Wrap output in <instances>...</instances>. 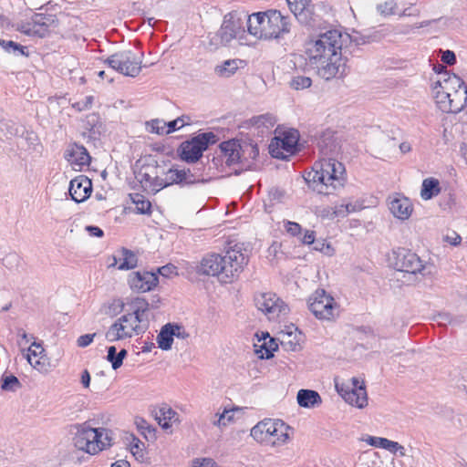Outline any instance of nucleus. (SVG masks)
<instances>
[{"label":"nucleus","mask_w":467,"mask_h":467,"mask_svg":"<svg viewBox=\"0 0 467 467\" xmlns=\"http://www.w3.org/2000/svg\"><path fill=\"white\" fill-rule=\"evenodd\" d=\"M280 337L281 344L285 350L297 351L301 348V342L303 338L302 333L282 335Z\"/></svg>","instance_id":"obj_35"},{"label":"nucleus","mask_w":467,"mask_h":467,"mask_svg":"<svg viewBox=\"0 0 467 467\" xmlns=\"http://www.w3.org/2000/svg\"><path fill=\"white\" fill-rule=\"evenodd\" d=\"M348 214L358 212L364 208L363 202L359 200H343Z\"/></svg>","instance_id":"obj_48"},{"label":"nucleus","mask_w":467,"mask_h":467,"mask_svg":"<svg viewBox=\"0 0 467 467\" xmlns=\"http://www.w3.org/2000/svg\"><path fill=\"white\" fill-rule=\"evenodd\" d=\"M364 441L370 446L375 448H382L389 451L391 450L393 441L387 438L368 436Z\"/></svg>","instance_id":"obj_42"},{"label":"nucleus","mask_w":467,"mask_h":467,"mask_svg":"<svg viewBox=\"0 0 467 467\" xmlns=\"http://www.w3.org/2000/svg\"><path fill=\"white\" fill-rule=\"evenodd\" d=\"M112 260L113 262L109 266L118 265L119 270L133 269L138 265L137 255L132 251L126 248L119 250L117 254L112 256Z\"/></svg>","instance_id":"obj_25"},{"label":"nucleus","mask_w":467,"mask_h":467,"mask_svg":"<svg viewBox=\"0 0 467 467\" xmlns=\"http://www.w3.org/2000/svg\"><path fill=\"white\" fill-rule=\"evenodd\" d=\"M105 63L124 76L135 78L141 71L142 59L131 50H122L108 57Z\"/></svg>","instance_id":"obj_10"},{"label":"nucleus","mask_w":467,"mask_h":467,"mask_svg":"<svg viewBox=\"0 0 467 467\" xmlns=\"http://www.w3.org/2000/svg\"><path fill=\"white\" fill-rule=\"evenodd\" d=\"M264 340V343L261 345L262 349L258 353H260V358L268 359L273 357V351L275 350L277 345L275 344L268 333L265 336Z\"/></svg>","instance_id":"obj_38"},{"label":"nucleus","mask_w":467,"mask_h":467,"mask_svg":"<svg viewBox=\"0 0 467 467\" xmlns=\"http://www.w3.org/2000/svg\"><path fill=\"white\" fill-rule=\"evenodd\" d=\"M242 63L240 59H228L223 61L221 65H218L214 68L216 75L222 78H230L239 68V65Z\"/></svg>","instance_id":"obj_32"},{"label":"nucleus","mask_w":467,"mask_h":467,"mask_svg":"<svg viewBox=\"0 0 467 467\" xmlns=\"http://www.w3.org/2000/svg\"><path fill=\"white\" fill-rule=\"evenodd\" d=\"M3 265L8 269H16L18 267L21 258L16 253H10L3 258Z\"/></svg>","instance_id":"obj_47"},{"label":"nucleus","mask_w":467,"mask_h":467,"mask_svg":"<svg viewBox=\"0 0 467 467\" xmlns=\"http://www.w3.org/2000/svg\"><path fill=\"white\" fill-rule=\"evenodd\" d=\"M445 240L453 245H457L461 243L462 237L456 233H453L452 236L446 235Z\"/></svg>","instance_id":"obj_64"},{"label":"nucleus","mask_w":467,"mask_h":467,"mask_svg":"<svg viewBox=\"0 0 467 467\" xmlns=\"http://www.w3.org/2000/svg\"><path fill=\"white\" fill-rule=\"evenodd\" d=\"M389 452L399 454L400 457H405L407 455L406 449L397 441L392 442L391 450H389Z\"/></svg>","instance_id":"obj_56"},{"label":"nucleus","mask_w":467,"mask_h":467,"mask_svg":"<svg viewBox=\"0 0 467 467\" xmlns=\"http://www.w3.org/2000/svg\"><path fill=\"white\" fill-rule=\"evenodd\" d=\"M441 191V189L439 180L433 177H429L424 179L422 182L420 197L423 200L428 201L439 195Z\"/></svg>","instance_id":"obj_31"},{"label":"nucleus","mask_w":467,"mask_h":467,"mask_svg":"<svg viewBox=\"0 0 467 467\" xmlns=\"http://www.w3.org/2000/svg\"><path fill=\"white\" fill-rule=\"evenodd\" d=\"M171 331L174 332L173 337L178 338L185 339L189 337V333L182 326L171 324Z\"/></svg>","instance_id":"obj_54"},{"label":"nucleus","mask_w":467,"mask_h":467,"mask_svg":"<svg viewBox=\"0 0 467 467\" xmlns=\"http://www.w3.org/2000/svg\"><path fill=\"white\" fill-rule=\"evenodd\" d=\"M152 131L158 133V134H163L162 132H160L161 130H166V122L161 121V120H154L152 122Z\"/></svg>","instance_id":"obj_61"},{"label":"nucleus","mask_w":467,"mask_h":467,"mask_svg":"<svg viewBox=\"0 0 467 467\" xmlns=\"http://www.w3.org/2000/svg\"><path fill=\"white\" fill-rule=\"evenodd\" d=\"M265 13H255L251 16L246 15L245 24L250 35L262 39L263 23L265 22Z\"/></svg>","instance_id":"obj_30"},{"label":"nucleus","mask_w":467,"mask_h":467,"mask_svg":"<svg viewBox=\"0 0 467 467\" xmlns=\"http://www.w3.org/2000/svg\"><path fill=\"white\" fill-rule=\"evenodd\" d=\"M53 23L52 16L36 13L29 19L18 23L16 30L26 36L44 37L48 34Z\"/></svg>","instance_id":"obj_15"},{"label":"nucleus","mask_w":467,"mask_h":467,"mask_svg":"<svg viewBox=\"0 0 467 467\" xmlns=\"http://www.w3.org/2000/svg\"><path fill=\"white\" fill-rule=\"evenodd\" d=\"M348 37V34L343 35L334 29L319 34L306 42V60L321 78L331 80L346 74L342 48Z\"/></svg>","instance_id":"obj_1"},{"label":"nucleus","mask_w":467,"mask_h":467,"mask_svg":"<svg viewBox=\"0 0 467 467\" xmlns=\"http://www.w3.org/2000/svg\"><path fill=\"white\" fill-rule=\"evenodd\" d=\"M275 116L270 113L255 116L250 119L251 124L258 129H271L275 126Z\"/></svg>","instance_id":"obj_36"},{"label":"nucleus","mask_w":467,"mask_h":467,"mask_svg":"<svg viewBox=\"0 0 467 467\" xmlns=\"http://www.w3.org/2000/svg\"><path fill=\"white\" fill-rule=\"evenodd\" d=\"M291 29L289 17L284 16L280 11L270 10L265 13L263 23L262 39L283 38Z\"/></svg>","instance_id":"obj_12"},{"label":"nucleus","mask_w":467,"mask_h":467,"mask_svg":"<svg viewBox=\"0 0 467 467\" xmlns=\"http://www.w3.org/2000/svg\"><path fill=\"white\" fill-rule=\"evenodd\" d=\"M160 275L165 277H170L173 275H177V268L173 265H166L158 269Z\"/></svg>","instance_id":"obj_53"},{"label":"nucleus","mask_w":467,"mask_h":467,"mask_svg":"<svg viewBox=\"0 0 467 467\" xmlns=\"http://www.w3.org/2000/svg\"><path fill=\"white\" fill-rule=\"evenodd\" d=\"M95 337L96 333L82 335L78 338L77 344L79 348H86L92 343Z\"/></svg>","instance_id":"obj_51"},{"label":"nucleus","mask_w":467,"mask_h":467,"mask_svg":"<svg viewBox=\"0 0 467 467\" xmlns=\"http://www.w3.org/2000/svg\"><path fill=\"white\" fill-rule=\"evenodd\" d=\"M25 139L28 142V146L33 147L35 150L39 145L37 136L32 132H26Z\"/></svg>","instance_id":"obj_58"},{"label":"nucleus","mask_w":467,"mask_h":467,"mask_svg":"<svg viewBox=\"0 0 467 467\" xmlns=\"http://www.w3.org/2000/svg\"><path fill=\"white\" fill-rule=\"evenodd\" d=\"M192 467H215V462L210 458L195 459Z\"/></svg>","instance_id":"obj_52"},{"label":"nucleus","mask_w":467,"mask_h":467,"mask_svg":"<svg viewBox=\"0 0 467 467\" xmlns=\"http://www.w3.org/2000/svg\"><path fill=\"white\" fill-rule=\"evenodd\" d=\"M222 157L228 166L238 163L241 159L242 146L237 140L223 141L220 145Z\"/></svg>","instance_id":"obj_26"},{"label":"nucleus","mask_w":467,"mask_h":467,"mask_svg":"<svg viewBox=\"0 0 467 467\" xmlns=\"http://www.w3.org/2000/svg\"><path fill=\"white\" fill-rule=\"evenodd\" d=\"M441 61L449 66L454 65L456 63V56L454 52L451 50H445L441 55Z\"/></svg>","instance_id":"obj_55"},{"label":"nucleus","mask_w":467,"mask_h":467,"mask_svg":"<svg viewBox=\"0 0 467 467\" xmlns=\"http://www.w3.org/2000/svg\"><path fill=\"white\" fill-rule=\"evenodd\" d=\"M431 86L446 93H450L451 96L454 93L459 94L460 91H462L465 97V107L467 106V86L457 75L449 73L448 71L440 72L439 75H437V79L431 83Z\"/></svg>","instance_id":"obj_17"},{"label":"nucleus","mask_w":467,"mask_h":467,"mask_svg":"<svg viewBox=\"0 0 467 467\" xmlns=\"http://www.w3.org/2000/svg\"><path fill=\"white\" fill-rule=\"evenodd\" d=\"M296 333H301V332L298 330V328L295 325L291 324L289 326H286L285 327V329L280 332V336H282V335H290V334L293 335V334H296Z\"/></svg>","instance_id":"obj_63"},{"label":"nucleus","mask_w":467,"mask_h":467,"mask_svg":"<svg viewBox=\"0 0 467 467\" xmlns=\"http://www.w3.org/2000/svg\"><path fill=\"white\" fill-rule=\"evenodd\" d=\"M0 47L14 55H25V47L12 40L0 39Z\"/></svg>","instance_id":"obj_43"},{"label":"nucleus","mask_w":467,"mask_h":467,"mask_svg":"<svg viewBox=\"0 0 467 467\" xmlns=\"http://www.w3.org/2000/svg\"><path fill=\"white\" fill-rule=\"evenodd\" d=\"M322 213V216H327L330 219L344 218L348 215L343 202L340 204L335 205L334 207L324 209Z\"/></svg>","instance_id":"obj_41"},{"label":"nucleus","mask_w":467,"mask_h":467,"mask_svg":"<svg viewBox=\"0 0 467 467\" xmlns=\"http://www.w3.org/2000/svg\"><path fill=\"white\" fill-rule=\"evenodd\" d=\"M285 231L292 236H298L301 234V225L295 222H286L285 223Z\"/></svg>","instance_id":"obj_50"},{"label":"nucleus","mask_w":467,"mask_h":467,"mask_svg":"<svg viewBox=\"0 0 467 467\" xmlns=\"http://www.w3.org/2000/svg\"><path fill=\"white\" fill-rule=\"evenodd\" d=\"M254 305L258 310L267 316L269 320H275L288 313L287 305L274 293H260L254 296Z\"/></svg>","instance_id":"obj_14"},{"label":"nucleus","mask_w":467,"mask_h":467,"mask_svg":"<svg viewBox=\"0 0 467 467\" xmlns=\"http://www.w3.org/2000/svg\"><path fill=\"white\" fill-rule=\"evenodd\" d=\"M238 408L224 409L222 413H216L213 424L220 429H223L234 421V413Z\"/></svg>","instance_id":"obj_33"},{"label":"nucleus","mask_w":467,"mask_h":467,"mask_svg":"<svg viewBox=\"0 0 467 467\" xmlns=\"http://www.w3.org/2000/svg\"><path fill=\"white\" fill-rule=\"evenodd\" d=\"M248 263V254L242 244L228 248L224 255L209 254L196 267L199 275L216 277L220 283H233Z\"/></svg>","instance_id":"obj_2"},{"label":"nucleus","mask_w":467,"mask_h":467,"mask_svg":"<svg viewBox=\"0 0 467 467\" xmlns=\"http://www.w3.org/2000/svg\"><path fill=\"white\" fill-rule=\"evenodd\" d=\"M307 304L309 310L320 320L331 321L339 316V305L324 289L316 290L309 296Z\"/></svg>","instance_id":"obj_9"},{"label":"nucleus","mask_w":467,"mask_h":467,"mask_svg":"<svg viewBox=\"0 0 467 467\" xmlns=\"http://www.w3.org/2000/svg\"><path fill=\"white\" fill-rule=\"evenodd\" d=\"M127 356V350L126 349H121L118 355L116 356V358H114V362H113V369H118L119 368L121 367L122 363H123V359L124 358Z\"/></svg>","instance_id":"obj_57"},{"label":"nucleus","mask_w":467,"mask_h":467,"mask_svg":"<svg viewBox=\"0 0 467 467\" xmlns=\"http://www.w3.org/2000/svg\"><path fill=\"white\" fill-rule=\"evenodd\" d=\"M393 254L397 270L412 275H426L431 274V265L424 264L415 253L405 248H398Z\"/></svg>","instance_id":"obj_13"},{"label":"nucleus","mask_w":467,"mask_h":467,"mask_svg":"<svg viewBox=\"0 0 467 467\" xmlns=\"http://www.w3.org/2000/svg\"><path fill=\"white\" fill-rule=\"evenodd\" d=\"M397 3L394 0H387L377 5V10L383 16L396 14Z\"/></svg>","instance_id":"obj_46"},{"label":"nucleus","mask_w":467,"mask_h":467,"mask_svg":"<svg viewBox=\"0 0 467 467\" xmlns=\"http://www.w3.org/2000/svg\"><path fill=\"white\" fill-rule=\"evenodd\" d=\"M190 118L188 116H182L177 118L174 120H171L168 123H166V130H161L160 132L170 134L177 130H180L181 128L184 127L185 125L190 124Z\"/></svg>","instance_id":"obj_39"},{"label":"nucleus","mask_w":467,"mask_h":467,"mask_svg":"<svg viewBox=\"0 0 467 467\" xmlns=\"http://www.w3.org/2000/svg\"><path fill=\"white\" fill-rule=\"evenodd\" d=\"M245 20L246 14L231 12L224 16L220 29L210 36V44L218 47L226 46L233 39H238L241 44H244Z\"/></svg>","instance_id":"obj_8"},{"label":"nucleus","mask_w":467,"mask_h":467,"mask_svg":"<svg viewBox=\"0 0 467 467\" xmlns=\"http://www.w3.org/2000/svg\"><path fill=\"white\" fill-rule=\"evenodd\" d=\"M358 379L353 378V388L351 389H344L343 387L339 388L337 384H336V388L346 402L362 409L368 404V396L365 387L358 386Z\"/></svg>","instance_id":"obj_19"},{"label":"nucleus","mask_w":467,"mask_h":467,"mask_svg":"<svg viewBox=\"0 0 467 467\" xmlns=\"http://www.w3.org/2000/svg\"><path fill=\"white\" fill-rule=\"evenodd\" d=\"M94 101L93 96H87L81 101H78L74 103L72 106L78 111H83L88 109Z\"/></svg>","instance_id":"obj_49"},{"label":"nucleus","mask_w":467,"mask_h":467,"mask_svg":"<svg viewBox=\"0 0 467 467\" xmlns=\"http://www.w3.org/2000/svg\"><path fill=\"white\" fill-rule=\"evenodd\" d=\"M312 85V79L306 76H295L290 81V87L296 90L308 88Z\"/></svg>","instance_id":"obj_44"},{"label":"nucleus","mask_w":467,"mask_h":467,"mask_svg":"<svg viewBox=\"0 0 467 467\" xmlns=\"http://www.w3.org/2000/svg\"><path fill=\"white\" fill-rule=\"evenodd\" d=\"M345 167L332 158H322L317 161L312 171L306 172V182L313 184V188L319 193L330 194L343 187L346 178Z\"/></svg>","instance_id":"obj_4"},{"label":"nucleus","mask_w":467,"mask_h":467,"mask_svg":"<svg viewBox=\"0 0 467 467\" xmlns=\"http://www.w3.org/2000/svg\"><path fill=\"white\" fill-rule=\"evenodd\" d=\"M296 399L298 404L304 408H315L322 403L320 395L311 389H300L297 392Z\"/></svg>","instance_id":"obj_28"},{"label":"nucleus","mask_w":467,"mask_h":467,"mask_svg":"<svg viewBox=\"0 0 467 467\" xmlns=\"http://www.w3.org/2000/svg\"><path fill=\"white\" fill-rule=\"evenodd\" d=\"M73 442L77 449L96 454L111 446V431L104 428H92L87 422L76 427Z\"/></svg>","instance_id":"obj_5"},{"label":"nucleus","mask_w":467,"mask_h":467,"mask_svg":"<svg viewBox=\"0 0 467 467\" xmlns=\"http://www.w3.org/2000/svg\"><path fill=\"white\" fill-rule=\"evenodd\" d=\"M316 238L315 232L314 231H306L304 236L302 237L301 241L303 244H311L314 243Z\"/></svg>","instance_id":"obj_60"},{"label":"nucleus","mask_w":467,"mask_h":467,"mask_svg":"<svg viewBox=\"0 0 467 467\" xmlns=\"http://www.w3.org/2000/svg\"><path fill=\"white\" fill-rule=\"evenodd\" d=\"M22 387L19 379L12 375L4 374L1 379V389L5 391L16 392Z\"/></svg>","instance_id":"obj_37"},{"label":"nucleus","mask_w":467,"mask_h":467,"mask_svg":"<svg viewBox=\"0 0 467 467\" xmlns=\"http://www.w3.org/2000/svg\"><path fill=\"white\" fill-rule=\"evenodd\" d=\"M158 284V276L151 272H134L129 277L130 288L137 292H147Z\"/></svg>","instance_id":"obj_22"},{"label":"nucleus","mask_w":467,"mask_h":467,"mask_svg":"<svg viewBox=\"0 0 467 467\" xmlns=\"http://www.w3.org/2000/svg\"><path fill=\"white\" fill-rule=\"evenodd\" d=\"M298 141L296 131L284 133L283 138H275L270 144V152L273 157L285 159L287 154L294 152Z\"/></svg>","instance_id":"obj_18"},{"label":"nucleus","mask_w":467,"mask_h":467,"mask_svg":"<svg viewBox=\"0 0 467 467\" xmlns=\"http://www.w3.org/2000/svg\"><path fill=\"white\" fill-rule=\"evenodd\" d=\"M67 159L71 165L78 170H81L85 165H88L90 161V156L86 148L78 144L69 146Z\"/></svg>","instance_id":"obj_24"},{"label":"nucleus","mask_w":467,"mask_h":467,"mask_svg":"<svg viewBox=\"0 0 467 467\" xmlns=\"http://www.w3.org/2000/svg\"><path fill=\"white\" fill-rule=\"evenodd\" d=\"M25 358L28 363L37 371L47 373L49 369L45 349L40 343L33 342L28 348Z\"/></svg>","instance_id":"obj_21"},{"label":"nucleus","mask_w":467,"mask_h":467,"mask_svg":"<svg viewBox=\"0 0 467 467\" xmlns=\"http://www.w3.org/2000/svg\"><path fill=\"white\" fill-rule=\"evenodd\" d=\"M216 142V135L213 132L202 133L191 140L184 141L180 147V157L187 162H195L210 144Z\"/></svg>","instance_id":"obj_11"},{"label":"nucleus","mask_w":467,"mask_h":467,"mask_svg":"<svg viewBox=\"0 0 467 467\" xmlns=\"http://www.w3.org/2000/svg\"><path fill=\"white\" fill-rule=\"evenodd\" d=\"M71 199L79 203L86 201L92 192V182L84 175L72 179L68 189Z\"/></svg>","instance_id":"obj_20"},{"label":"nucleus","mask_w":467,"mask_h":467,"mask_svg":"<svg viewBox=\"0 0 467 467\" xmlns=\"http://www.w3.org/2000/svg\"><path fill=\"white\" fill-rule=\"evenodd\" d=\"M173 334L171 331V324H166L161 330L157 337L159 348L163 350H169L171 348L173 342Z\"/></svg>","instance_id":"obj_34"},{"label":"nucleus","mask_w":467,"mask_h":467,"mask_svg":"<svg viewBox=\"0 0 467 467\" xmlns=\"http://www.w3.org/2000/svg\"><path fill=\"white\" fill-rule=\"evenodd\" d=\"M431 96L437 108L444 113H459L465 108V97L460 91L452 96L431 86Z\"/></svg>","instance_id":"obj_16"},{"label":"nucleus","mask_w":467,"mask_h":467,"mask_svg":"<svg viewBox=\"0 0 467 467\" xmlns=\"http://www.w3.org/2000/svg\"><path fill=\"white\" fill-rule=\"evenodd\" d=\"M290 428L280 420L265 419L251 429V436L266 446H282L289 440Z\"/></svg>","instance_id":"obj_7"},{"label":"nucleus","mask_w":467,"mask_h":467,"mask_svg":"<svg viewBox=\"0 0 467 467\" xmlns=\"http://www.w3.org/2000/svg\"><path fill=\"white\" fill-rule=\"evenodd\" d=\"M156 420L163 429H169L179 421L178 413L168 406H162L156 412Z\"/></svg>","instance_id":"obj_29"},{"label":"nucleus","mask_w":467,"mask_h":467,"mask_svg":"<svg viewBox=\"0 0 467 467\" xmlns=\"http://www.w3.org/2000/svg\"><path fill=\"white\" fill-rule=\"evenodd\" d=\"M389 210L396 218L404 221L411 215L413 206L409 198L399 195L390 201Z\"/></svg>","instance_id":"obj_23"},{"label":"nucleus","mask_w":467,"mask_h":467,"mask_svg":"<svg viewBox=\"0 0 467 467\" xmlns=\"http://www.w3.org/2000/svg\"><path fill=\"white\" fill-rule=\"evenodd\" d=\"M133 202L135 203L137 212L139 213L145 214L150 213L151 203L142 195L136 194L133 198Z\"/></svg>","instance_id":"obj_45"},{"label":"nucleus","mask_w":467,"mask_h":467,"mask_svg":"<svg viewBox=\"0 0 467 467\" xmlns=\"http://www.w3.org/2000/svg\"><path fill=\"white\" fill-rule=\"evenodd\" d=\"M420 15V10L411 6L405 8L399 16L400 17L403 16H418Z\"/></svg>","instance_id":"obj_59"},{"label":"nucleus","mask_w":467,"mask_h":467,"mask_svg":"<svg viewBox=\"0 0 467 467\" xmlns=\"http://www.w3.org/2000/svg\"><path fill=\"white\" fill-rule=\"evenodd\" d=\"M131 311L117 318L106 331L109 342L123 341L142 335L149 328L148 311L150 304L143 298L132 301Z\"/></svg>","instance_id":"obj_3"},{"label":"nucleus","mask_w":467,"mask_h":467,"mask_svg":"<svg viewBox=\"0 0 467 467\" xmlns=\"http://www.w3.org/2000/svg\"><path fill=\"white\" fill-rule=\"evenodd\" d=\"M291 12L296 19L303 24H307L311 20L312 12L310 9V0H286Z\"/></svg>","instance_id":"obj_27"},{"label":"nucleus","mask_w":467,"mask_h":467,"mask_svg":"<svg viewBox=\"0 0 467 467\" xmlns=\"http://www.w3.org/2000/svg\"><path fill=\"white\" fill-rule=\"evenodd\" d=\"M86 229L89 233L90 235L97 236V237L103 236V231L98 226H87Z\"/></svg>","instance_id":"obj_62"},{"label":"nucleus","mask_w":467,"mask_h":467,"mask_svg":"<svg viewBox=\"0 0 467 467\" xmlns=\"http://www.w3.org/2000/svg\"><path fill=\"white\" fill-rule=\"evenodd\" d=\"M144 449L145 445L144 443L138 438L134 437L133 435H130V450L132 455L137 460H143L144 458Z\"/></svg>","instance_id":"obj_40"},{"label":"nucleus","mask_w":467,"mask_h":467,"mask_svg":"<svg viewBox=\"0 0 467 467\" xmlns=\"http://www.w3.org/2000/svg\"><path fill=\"white\" fill-rule=\"evenodd\" d=\"M208 180L203 179L195 170L172 166L166 173L165 177H150L147 175L145 180L146 187L152 192H158L161 189L172 184L192 185L195 183H205Z\"/></svg>","instance_id":"obj_6"}]
</instances>
